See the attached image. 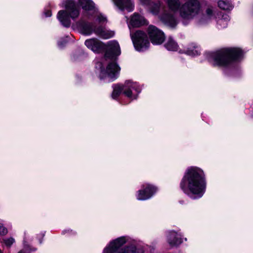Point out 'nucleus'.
Instances as JSON below:
<instances>
[{
	"mask_svg": "<svg viewBox=\"0 0 253 253\" xmlns=\"http://www.w3.org/2000/svg\"><path fill=\"white\" fill-rule=\"evenodd\" d=\"M180 187L185 194L192 199L202 197L206 188L203 171L196 167L188 168L181 180Z\"/></svg>",
	"mask_w": 253,
	"mask_h": 253,
	"instance_id": "obj_1",
	"label": "nucleus"
},
{
	"mask_svg": "<svg viewBox=\"0 0 253 253\" xmlns=\"http://www.w3.org/2000/svg\"><path fill=\"white\" fill-rule=\"evenodd\" d=\"M244 54V51L239 48H226L210 53L208 58L214 66L225 67L233 61L240 60Z\"/></svg>",
	"mask_w": 253,
	"mask_h": 253,
	"instance_id": "obj_2",
	"label": "nucleus"
},
{
	"mask_svg": "<svg viewBox=\"0 0 253 253\" xmlns=\"http://www.w3.org/2000/svg\"><path fill=\"white\" fill-rule=\"evenodd\" d=\"M169 8L172 12L179 10L180 16L184 20H191L198 15L200 10V5L197 0H188L181 5L179 0H167Z\"/></svg>",
	"mask_w": 253,
	"mask_h": 253,
	"instance_id": "obj_3",
	"label": "nucleus"
},
{
	"mask_svg": "<svg viewBox=\"0 0 253 253\" xmlns=\"http://www.w3.org/2000/svg\"><path fill=\"white\" fill-rule=\"evenodd\" d=\"M144 4L148 5L150 12L154 15H158L160 20L166 25L174 28L177 24L173 14L163 10L164 6L160 1L150 2V0H140Z\"/></svg>",
	"mask_w": 253,
	"mask_h": 253,
	"instance_id": "obj_4",
	"label": "nucleus"
},
{
	"mask_svg": "<svg viewBox=\"0 0 253 253\" xmlns=\"http://www.w3.org/2000/svg\"><path fill=\"white\" fill-rule=\"evenodd\" d=\"M126 237L123 236L112 241L106 247L103 253H144L142 248L134 245H130L123 248L122 247L126 243Z\"/></svg>",
	"mask_w": 253,
	"mask_h": 253,
	"instance_id": "obj_5",
	"label": "nucleus"
},
{
	"mask_svg": "<svg viewBox=\"0 0 253 253\" xmlns=\"http://www.w3.org/2000/svg\"><path fill=\"white\" fill-rule=\"evenodd\" d=\"M78 3L84 9V17L77 23V26L78 24L83 20L85 22H89L87 20L95 21L99 23L106 22V17L98 13L95 10V4L91 0H79Z\"/></svg>",
	"mask_w": 253,
	"mask_h": 253,
	"instance_id": "obj_6",
	"label": "nucleus"
},
{
	"mask_svg": "<svg viewBox=\"0 0 253 253\" xmlns=\"http://www.w3.org/2000/svg\"><path fill=\"white\" fill-rule=\"evenodd\" d=\"M93 21L94 23H91L90 22H85L83 20L78 24V28L81 30L84 34L90 35L94 32L95 34L104 39L111 38L114 36L115 33L113 31L106 30L102 26L96 27L95 24L97 23L103 24L104 22L99 23L98 22H95V21ZM106 22L107 20L106 21Z\"/></svg>",
	"mask_w": 253,
	"mask_h": 253,
	"instance_id": "obj_7",
	"label": "nucleus"
},
{
	"mask_svg": "<svg viewBox=\"0 0 253 253\" xmlns=\"http://www.w3.org/2000/svg\"><path fill=\"white\" fill-rule=\"evenodd\" d=\"M64 6L66 11H59L57 17L63 26L69 27L71 25L70 17L73 19L77 18L79 11L74 0H64Z\"/></svg>",
	"mask_w": 253,
	"mask_h": 253,
	"instance_id": "obj_8",
	"label": "nucleus"
},
{
	"mask_svg": "<svg viewBox=\"0 0 253 253\" xmlns=\"http://www.w3.org/2000/svg\"><path fill=\"white\" fill-rule=\"evenodd\" d=\"M96 68L99 70V77L100 80L108 78L109 79V82L115 80L117 78L120 70V68L115 62L110 63L106 69L103 67L102 63L98 62L96 64Z\"/></svg>",
	"mask_w": 253,
	"mask_h": 253,
	"instance_id": "obj_9",
	"label": "nucleus"
},
{
	"mask_svg": "<svg viewBox=\"0 0 253 253\" xmlns=\"http://www.w3.org/2000/svg\"><path fill=\"white\" fill-rule=\"evenodd\" d=\"M130 37L136 50L142 51L148 48L150 43L144 32L137 31L134 34L130 33Z\"/></svg>",
	"mask_w": 253,
	"mask_h": 253,
	"instance_id": "obj_10",
	"label": "nucleus"
},
{
	"mask_svg": "<svg viewBox=\"0 0 253 253\" xmlns=\"http://www.w3.org/2000/svg\"><path fill=\"white\" fill-rule=\"evenodd\" d=\"M141 92V88L136 82L126 81L124 84L123 94L131 100L137 98Z\"/></svg>",
	"mask_w": 253,
	"mask_h": 253,
	"instance_id": "obj_11",
	"label": "nucleus"
},
{
	"mask_svg": "<svg viewBox=\"0 0 253 253\" xmlns=\"http://www.w3.org/2000/svg\"><path fill=\"white\" fill-rule=\"evenodd\" d=\"M147 32L153 44H161L165 39L164 33L155 26L150 25L148 28Z\"/></svg>",
	"mask_w": 253,
	"mask_h": 253,
	"instance_id": "obj_12",
	"label": "nucleus"
},
{
	"mask_svg": "<svg viewBox=\"0 0 253 253\" xmlns=\"http://www.w3.org/2000/svg\"><path fill=\"white\" fill-rule=\"evenodd\" d=\"M105 57L113 59L121 54V48L119 43L116 41H111L105 44Z\"/></svg>",
	"mask_w": 253,
	"mask_h": 253,
	"instance_id": "obj_13",
	"label": "nucleus"
},
{
	"mask_svg": "<svg viewBox=\"0 0 253 253\" xmlns=\"http://www.w3.org/2000/svg\"><path fill=\"white\" fill-rule=\"evenodd\" d=\"M143 189L138 191L137 199L138 200H146L150 198L156 192L157 188L149 184L143 185Z\"/></svg>",
	"mask_w": 253,
	"mask_h": 253,
	"instance_id": "obj_14",
	"label": "nucleus"
},
{
	"mask_svg": "<svg viewBox=\"0 0 253 253\" xmlns=\"http://www.w3.org/2000/svg\"><path fill=\"white\" fill-rule=\"evenodd\" d=\"M84 44L87 48L97 53L104 51L105 48V44L97 39L87 40Z\"/></svg>",
	"mask_w": 253,
	"mask_h": 253,
	"instance_id": "obj_15",
	"label": "nucleus"
},
{
	"mask_svg": "<svg viewBox=\"0 0 253 253\" xmlns=\"http://www.w3.org/2000/svg\"><path fill=\"white\" fill-rule=\"evenodd\" d=\"M181 235L174 231H171L167 236L168 242L171 247H177L182 242Z\"/></svg>",
	"mask_w": 253,
	"mask_h": 253,
	"instance_id": "obj_16",
	"label": "nucleus"
},
{
	"mask_svg": "<svg viewBox=\"0 0 253 253\" xmlns=\"http://www.w3.org/2000/svg\"><path fill=\"white\" fill-rule=\"evenodd\" d=\"M115 4L120 9H126L130 12L133 9V4L131 0H113Z\"/></svg>",
	"mask_w": 253,
	"mask_h": 253,
	"instance_id": "obj_17",
	"label": "nucleus"
},
{
	"mask_svg": "<svg viewBox=\"0 0 253 253\" xmlns=\"http://www.w3.org/2000/svg\"><path fill=\"white\" fill-rule=\"evenodd\" d=\"M146 20L144 18L139 14H134L131 17L130 24L132 27H139L145 24Z\"/></svg>",
	"mask_w": 253,
	"mask_h": 253,
	"instance_id": "obj_18",
	"label": "nucleus"
},
{
	"mask_svg": "<svg viewBox=\"0 0 253 253\" xmlns=\"http://www.w3.org/2000/svg\"><path fill=\"white\" fill-rule=\"evenodd\" d=\"M214 15V11L212 7H208L206 11V14L203 15L199 22L204 24L208 22Z\"/></svg>",
	"mask_w": 253,
	"mask_h": 253,
	"instance_id": "obj_19",
	"label": "nucleus"
},
{
	"mask_svg": "<svg viewBox=\"0 0 253 253\" xmlns=\"http://www.w3.org/2000/svg\"><path fill=\"white\" fill-rule=\"evenodd\" d=\"M185 53L190 56H196L200 54V49L196 44L192 43L186 48Z\"/></svg>",
	"mask_w": 253,
	"mask_h": 253,
	"instance_id": "obj_20",
	"label": "nucleus"
},
{
	"mask_svg": "<svg viewBox=\"0 0 253 253\" xmlns=\"http://www.w3.org/2000/svg\"><path fill=\"white\" fill-rule=\"evenodd\" d=\"M230 20L229 16L226 14L222 15L221 17H219L217 20L218 28L223 29L226 28Z\"/></svg>",
	"mask_w": 253,
	"mask_h": 253,
	"instance_id": "obj_21",
	"label": "nucleus"
},
{
	"mask_svg": "<svg viewBox=\"0 0 253 253\" xmlns=\"http://www.w3.org/2000/svg\"><path fill=\"white\" fill-rule=\"evenodd\" d=\"M165 46L168 50L171 51H176L178 48L177 42L171 37L168 38Z\"/></svg>",
	"mask_w": 253,
	"mask_h": 253,
	"instance_id": "obj_22",
	"label": "nucleus"
},
{
	"mask_svg": "<svg viewBox=\"0 0 253 253\" xmlns=\"http://www.w3.org/2000/svg\"><path fill=\"white\" fill-rule=\"evenodd\" d=\"M113 91L112 93V97L116 99L121 93H123L124 85L116 84L113 85Z\"/></svg>",
	"mask_w": 253,
	"mask_h": 253,
	"instance_id": "obj_23",
	"label": "nucleus"
},
{
	"mask_svg": "<svg viewBox=\"0 0 253 253\" xmlns=\"http://www.w3.org/2000/svg\"><path fill=\"white\" fill-rule=\"evenodd\" d=\"M218 5L220 8L226 10H230L233 7L232 4L230 2L223 0H219L218 2Z\"/></svg>",
	"mask_w": 253,
	"mask_h": 253,
	"instance_id": "obj_24",
	"label": "nucleus"
},
{
	"mask_svg": "<svg viewBox=\"0 0 253 253\" xmlns=\"http://www.w3.org/2000/svg\"><path fill=\"white\" fill-rule=\"evenodd\" d=\"M3 242L6 246L9 247L14 242V239L12 238L3 239Z\"/></svg>",
	"mask_w": 253,
	"mask_h": 253,
	"instance_id": "obj_25",
	"label": "nucleus"
},
{
	"mask_svg": "<svg viewBox=\"0 0 253 253\" xmlns=\"http://www.w3.org/2000/svg\"><path fill=\"white\" fill-rule=\"evenodd\" d=\"M7 233V230L6 228L1 226L0 228V234L1 235H4L5 234H6Z\"/></svg>",
	"mask_w": 253,
	"mask_h": 253,
	"instance_id": "obj_26",
	"label": "nucleus"
},
{
	"mask_svg": "<svg viewBox=\"0 0 253 253\" xmlns=\"http://www.w3.org/2000/svg\"><path fill=\"white\" fill-rule=\"evenodd\" d=\"M67 40H63L58 42V46L60 48L63 47L67 43Z\"/></svg>",
	"mask_w": 253,
	"mask_h": 253,
	"instance_id": "obj_27",
	"label": "nucleus"
},
{
	"mask_svg": "<svg viewBox=\"0 0 253 253\" xmlns=\"http://www.w3.org/2000/svg\"><path fill=\"white\" fill-rule=\"evenodd\" d=\"M45 17H50L51 16V12L50 10H47L44 12Z\"/></svg>",
	"mask_w": 253,
	"mask_h": 253,
	"instance_id": "obj_28",
	"label": "nucleus"
},
{
	"mask_svg": "<svg viewBox=\"0 0 253 253\" xmlns=\"http://www.w3.org/2000/svg\"><path fill=\"white\" fill-rule=\"evenodd\" d=\"M66 231L69 232V231H70V230H65V231H63V234H65V232H66ZM71 231H72V230H71Z\"/></svg>",
	"mask_w": 253,
	"mask_h": 253,
	"instance_id": "obj_29",
	"label": "nucleus"
},
{
	"mask_svg": "<svg viewBox=\"0 0 253 253\" xmlns=\"http://www.w3.org/2000/svg\"><path fill=\"white\" fill-rule=\"evenodd\" d=\"M18 253H24V252L22 251H21L19 252Z\"/></svg>",
	"mask_w": 253,
	"mask_h": 253,
	"instance_id": "obj_30",
	"label": "nucleus"
},
{
	"mask_svg": "<svg viewBox=\"0 0 253 253\" xmlns=\"http://www.w3.org/2000/svg\"><path fill=\"white\" fill-rule=\"evenodd\" d=\"M1 226H2V225L1 223H0V228Z\"/></svg>",
	"mask_w": 253,
	"mask_h": 253,
	"instance_id": "obj_31",
	"label": "nucleus"
},
{
	"mask_svg": "<svg viewBox=\"0 0 253 253\" xmlns=\"http://www.w3.org/2000/svg\"><path fill=\"white\" fill-rule=\"evenodd\" d=\"M180 203L181 204H183V201H180Z\"/></svg>",
	"mask_w": 253,
	"mask_h": 253,
	"instance_id": "obj_32",
	"label": "nucleus"
},
{
	"mask_svg": "<svg viewBox=\"0 0 253 253\" xmlns=\"http://www.w3.org/2000/svg\"><path fill=\"white\" fill-rule=\"evenodd\" d=\"M0 253H2L1 250H0Z\"/></svg>",
	"mask_w": 253,
	"mask_h": 253,
	"instance_id": "obj_33",
	"label": "nucleus"
}]
</instances>
